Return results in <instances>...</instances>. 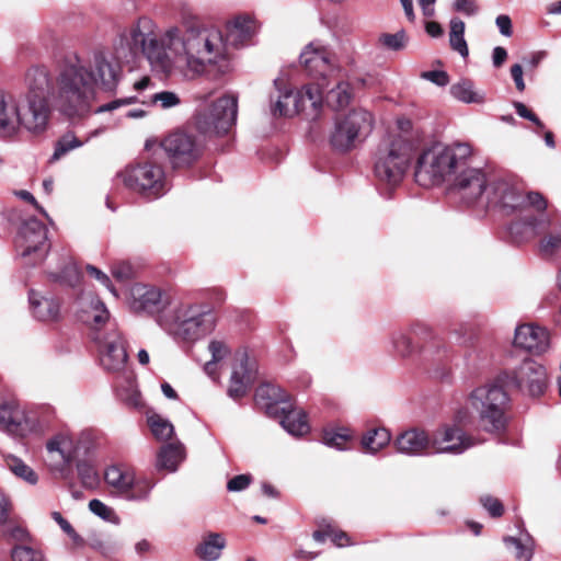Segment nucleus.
Masks as SVG:
<instances>
[{"label": "nucleus", "instance_id": "nucleus-19", "mask_svg": "<svg viewBox=\"0 0 561 561\" xmlns=\"http://www.w3.org/2000/svg\"><path fill=\"white\" fill-rule=\"evenodd\" d=\"M300 64L313 78L327 82L329 78H339L341 69L334 64L332 54L318 42L308 44L300 54ZM322 90L327 83H317Z\"/></svg>", "mask_w": 561, "mask_h": 561}, {"label": "nucleus", "instance_id": "nucleus-48", "mask_svg": "<svg viewBox=\"0 0 561 561\" xmlns=\"http://www.w3.org/2000/svg\"><path fill=\"white\" fill-rule=\"evenodd\" d=\"M539 250L545 257L561 259V230L550 232L543 237Z\"/></svg>", "mask_w": 561, "mask_h": 561}, {"label": "nucleus", "instance_id": "nucleus-62", "mask_svg": "<svg viewBox=\"0 0 561 561\" xmlns=\"http://www.w3.org/2000/svg\"><path fill=\"white\" fill-rule=\"evenodd\" d=\"M87 272L90 274V276L94 277L98 282L105 286L114 296H117L115 289L111 285L110 277L105 273L93 265H87Z\"/></svg>", "mask_w": 561, "mask_h": 561}, {"label": "nucleus", "instance_id": "nucleus-46", "mask_svg": "<svg viewBox=\"0 0 561 561\" xmlns=\"http://www.w3.org/2000/svg\"><path fill=\"white\" fill-rule=\"evenodd\" d=\"M378 43L381 47L392 50H403L409 43V36L404 30H399L397 33H382L378 37Z\"/></svg>", "mask_w": 561, "mask_h": 561}, {"label": "nucleus", "instance_id": "nucleus-12", "mask_svg": "<svg viewBox=\"0 0 561 561\" xmlns=\"http://www.w3.org/2000/svg\"><path fill=\"white\" fill-rule=\"evenodd\" d=\"M373 126L374 117L370 112L363 108L353 110L336 119L330 142L336 150H351L371 133Z\"/></svg>", "mask_w": 561, "mask_h": 561}, {"label": "nucleus", "instance_id": "nucleus-45", "mask_svg": "<svg viewBox=\"0 0 561 561\" xmlns=\"http://www.w3.org/2000/svg\"><path fill=\"white\" fill-rule=\"evenodd\" d=\"M85 141L79 140L72 131L64 134L55 144V150L51 156V161H57L66 156L71 150L83 146Z\"/></svg>", "mask_w": 561, "mask_h": 561}, {"label": "nucleus", "instance_id": "nucleus-11", "mask_svg": "<svg viewBox=\"0 0 561 561\" xmlns=\"http://www.w3.org/2000/svg\"><path fill=\"white\" fill-rule=\"evenodd\" d=\"M322 105V92L318 84L309 83L300 90L293 92L277 88V96L273 101L272 114L274 116L289 117L298 113H305L314 118Z\"/></svg>", "mask_w": 561, "mask_h": 561}, {"label": "nucleus", "instance_id": "nucleus-35", "mask_svg": "<svg viewBox=\"0 0 561 561\" xmlns=\"http://www.w3.org/2000/svg\"><path fill=\"white\" fill-rule=\"evenodd\" d=\"M334 88L328 91L325 96L327 104L333 110H341L347 106L353 98L352 88L348 82L341 80V76Z\"/></svg>", "mask_w": 561, "mask_h": 561}, {"label": "nucleus", "instance_id": "nucleus-14", "mask_svg": "<svg viewBox=\"0 0 561 561\" xmlns=\"http://www.w3.org/2000/svg\"><path fill=\"white\" fill-rule=\"evenodd\" d=\"M0 430L16 438H25L42 431L41 422L32 410L16 399L0 402Z\"/></svg>", "mask_w": 561, "mask_h": 561}, {"label": "nucleus", "instance_id": "nucleus-16", "mask_svg": "<svg viewBox=\"0 0 561 561\" xmlns=\"http://www.w3.org/2000/svg\"><path fill=\"white\" fill-rule=\"evenodd\" d=\"M499 380L531 397H539L547 388L548 374L543 365L531 358H525L517 367L501 375Z\"/></svg>", "mask_w": 561, "mask_h": 561}, {"label": "nucleus", "instance_id": "nucleus-31", "mask_svg": "<svg viewBox=\"0 0 561 561\" xmlns=\"http://www.w3.org/2000/svg\"><path fill=\"white\" fill-rule=\"evenodd\" d=\"M161 304V293L154 287L137 284L130 289V308L136 312H153Z\"/></svg>", "mask_w": 561, "mask_h": 561}, {"label": "nucleus", "instance_id": "nucleus-26", "mask_svg": "<svg viewBox=\"0 0 561 561\" xmlns=\"http://www.w3.org/2000/svg\"><path fill=\"white\" fill-rule=\"evenodd\" d=\"M489 181L482 170L466 167L454 178V185L460 197L468 204L477 202L483 194L486 197Z\"/></svg>", "mask_w": 561, "mask_h": 561}, {"label": "nucleus", "instance_id": "nucleus-8", "mask_svg": "<svg viewBox=\"0 0 561 561\" xmlns=\"http://www.w3.org/2000/svg\"><path fill=\"white\" fill-rule=\"evenodd\" d=\"M499 379L474 389L470 396L472 408L479 413L481 426L488 432H500L506 423L508 396Z\"/></svg>", "mask_w": 561, "mask_h": 561}, {"label": "nucleus", "instance_id": "nucleus-59", "mask_svg": "<svg viewBox=\"0 0 561 561\" xmlns=\"http://www.w3.org/2000/svg\"><path fill=\"white\" fill-rule=\"evenodd\" d=\"M421 78L427 80L438 87H445L449 82V77L446 71L443 70H430L423 71Z\"/></svg>", "mask_w": 561, "mask_h": 561}, {"label": "nucleus", "instance_id": "nucleus-28", "mask_svg": "<svg viewBox=\"0 0 561 561\" xmlns=\"http://www.w3.org/2000/svg\"><path fill=\"white\" fill-rule=\"evenodd\" d=\"M20 133V102L0 91V138H13Z\"/></svg>", "mask_w": 561, "mask_h": 561}, {"label": "nucleus", "instance_id": "nucleus-54", "mask_svg": "<svg viewBox=\"0 0 561 561\" xmlns=\"http://www.w3.org/2000/svg\"><path fill=\"white\" fill-rule=\"evenodd\" d=\"M152 104H159V106L163 110H168L174 106H178L181 103V99L179 95L171 91H162L159 93H154L151 96Z\"/></svg>", "mask_w": 561, "mask_h": 561}, {"label": "nucleus", "instance_id": "nucleus-56", "mask_svg": "<svg viewBox=\"0 0 561 561\" xmlns=\"http://www.w3.org/2000/svg\"><path fill=\"white\" fill-rule=\"evenodd\" d=\"M95 438V433L91 430H83L75 434V444L78 446V454L81 450L84 453L90 451L94 446Z\"/></svg>", "mask_w": 561, "mask_h": 561}, {"label": "nucleus", "instance_id": "nucleus-36", "mask_svg": "<svg viewBox=\"0 0 561 561\" xmlns=\"http://www.w3.org/2000/svg\"><path fill=\"white\" fill-rule=\"evenodd\" d=\"M280 424L284 430L293 436H302L309 432L307 416L301 410H289L284 412Z\"/></svg>", "mask_w": 561, "mask_h": 561}, {"label": "nucleus", "instance_id": "nucleus-32", "mask_svg": "<svg viewBox=\"0 0 561 561\" xmlns=\"http://www.w3.org/2000/svg\"><path fill=\"white\" fill-rule=\"evenodd\" d=\"M256 25L249 15H238L227 24V41L232 46H239L249 41L255 33Z\"/></svg>", "mask_w": 561, "mask_h": 561}, {"label": "nucleus", "instance_id": "nucleus-37", "mask_svg": "<svg viewBox=\"0 0 561 561\" xmlns=\"http://www.w3.org/2000/svg\"><path fill=\"white\" fill-rule=\"evenodd\" d=\"M211 359L204 365L205 373L216 379L218 377L217 365L230 354V347L224 340H211L208 344Z\"/></svg>", "mask_w": 561, "mask_h": 561}, {"label": "nucleus", "instance_id": "nucleus-51", "mask_svg": "<svg viewBox=\"0 0 561 561\" xmlns=\"http://www.w3.org/2000/svg\"><path fill=\"white\" fill-rule=\"evenodd\" d=\"M77 471L84 488L95 489L99 485L100 478L96 469L92 465L85 461L78 462Z\"/></svg>", "mask_w": 561, "mask_h": 561}, {"label": "nucleus", "instance_id": "nucleus-50", "mask_svg": "<svg viewBox=\"0 0 561 561\" xmlns=\"http://www.w3.org/2000/svg\"><path fill=\"white\" fill-rule=\"evenodd\" d=\"M9 469L19 478L23 479L30 484H35L38 480L35 471L23 462L21 459L12 457L8 460Z\"/></svg>", "mask_w": 561, "mask_h": 561}, {"label": "nucleus", "instance_id": "nucleus-39", "mask_svg": "<svg viewBox=\"0 0 561 561\" xmlns=\"http://www.w3.org/2000/svg\"><path fill=\"white\" fill-rule=\"evenodd\" d=\"M451 95L463 103H482L484 94L477 91L472 81L462 79L450 88Z\"/></svg>", "mask_w": 561, "mask_h": 561}, {"label": "nucleus", "instance_id": "nucleus-64", "mask_svg": "<svg viewBox=\"0 0 561 561\" xmlns=\"http://www.w3.org/2000/svg\"><path fill=\"white\" fill-rule=\"evenodd\" d=\"M112 274L118 280L129 279L133 275V268L129 263L118 262L113 264Z\"/></svg>", "mask_w": 561, "mask_h": 561}, {"label": "nucleus", "instance_id": "nucleus-41", "mask_svg": "<svg viewBox=\"0 0 561 561\" xmlns=\"http://www.w3.org/2000/svg\"><path fill=\"white\" fill-rule=\"evenodd\" d=\"M49 276L64 285L75 286L80 279V273L70 256L62 259V266L50 271Z\"/></svg>", "mask_w": 561, "mask_h": 561}, {"label": "nucleus", "instance_id": "nucleus-42", "mask_svg": "<svg viewBox=\"0 0 561 561\" xmlns=\"http://www.w3.org/2000/svg\"><path fill=\"white\" fill-rule=\"evenodd\" d=\"M449 28L450 47L459 53L461 57H468L469 49L465 39V23L460 19L454 18L450 20Z\"/></svg>", "mask_w": 561, "mask_h": 561}, {"label": "nucleus", "instance_id": "nucleus-61", "mask_svg": "<svg viewBox=\"0 0 561 561\" xmlns=\"http://www.w3.org/2000/svg\"><path fill=\"white\" fill-rule=\"evenodd\" d=\"M453 8L455 11L468 16L476 15L479 11L476 0H455Z\"/></svg>", "mask_w": 561, "mask_h": 561}, {"label": "nucleus", "instance_id": "nucleus-27", "mask_svg": "<svg viewBox=\"0 0 561 561\" xmlns=\"http://www.w3.org/2000/svg\"><path fill=\"white\" fill-rule=\"evenodd\" d=\"M514 345L534 355H542L550 347V334L535 323L519 324L515 329Z\"/></svg>", "mask_w": 561, "mask_h": 561}, {"label": "nucleus", "instance_id": "nucleus-52", "mask_svg": "<svg viewBox=\"0 0 561 561\" xmlns=\"http://www.w3.org/2000/svg\"><path fill=\"white\" fill-rule=\"evenodd\" d=\"M280 389L273 385H262L256 389L255 398L257 401L266 400V407L271 408L277 402H285V396L280 393Z\"/></svg>", "mask_w": 561, "mask_h": 561}, {"label": "nucleus", "instance_id": "nucleus-18", "mask_svg": "<svg viewBox=\"0 0 561 561\" xmlns=\"http://www.w3.org/2000/svg\"><path fill=\"white\" fill-rule=\"evenodd\" d=\"M524 206H533L538 215H525L522 219L514 221L510 226V233L516 242H525L531 240L545 232L551 224L549 216L545 213L547 202L543 196L536 192H530L524 195Z\"/></svg>", "mask_w": 561, "mask_h": 561}, {"label": "nucleus", "instance_id": "nucleus-25", "mask_svg": "<svg viewBox=\"0 0 561 561\" xmlns=\"http://www.w3.org/2000/svg\"><path fill=\"white\" fill-rule=\"evenodd\" d=\"M486 203L506 211H514L524 207L525 197L522 190L512 181L494 178L489 181Z\"/></svg>", "mask_w": 561, "mask_h": 561}, {"label": "nucleus", "instance_id": "nucleus-49", "mask_svg": "<svg viewBox=\"0 0 561 561\" xmlns=\"http://www.w3.org/2000/svg\"><path fill=\"white\" fill-rule=\"evenodd\" d=\"M350 439L351 434L346 428L330 430L325 431L323 434V443L327 446L336 448L339 450L347 449Z\"/></svg>", "mask_w": 561, "mask_h": 561}, {"label": "nucleus", "instance_id": "nucleus-13", "mask_svg": "<svg viewBox=\"0 0 561 561\" xmlns=\"http://www.w3.org/2000/svg\"><path fill=\"white\" fill-rule=\"evenodd\" d=\"M238 100L234 95H224L210 106L195 115V126L204 135H224L237 121Z\"/></svg>", "mask_w": 561, "mask_h": 561}, {"label": "nucleus", "instance_id": "nucleus-63", "mask_svg": "<svg viewBox=\"0 0 561 561\" xmlns=\"http://www.w3.org/2000/svg\"><path fill=\"white\" fill-rule=\"evenodd\" d=\"M387 134H401L408 138L416 139L412 134V122L405 117L398 118L396 121V129L389 130Z\"/></svg>", "mask_w": 561, "mask_h": 561}, {"label": "nucleus", "instance_id": "nucleus-47", "mask_svg": "<svg viewBox=\"0 0 561 561\" xmlns=\"http://www.w3.org/2000/svg\"><path fill=\"white\" fill-rule=\"evenodd\" d=\"M12 561H46L43 551L31 543L15 545L11 550Z\"/></svg>", "mask_w": 561, "mask_h": 561}, {"label": "nucleus", "instance_id": "nucleus-43", "mask_svg": "<svg viewBox=\"0 0 561 561\" xmlns=\"http://www.w3.org/2000/svg\"><path fill=\"white\" fill-rule=\"evenodd\" d=\"M2 525L4 526L2 535L8 541H15L19 542V545L32 543L33 538L22 524L8 519L7 523Z\"/></svg>", "mask_w": 561, "mask_h": 561}, {"label": "nucleus", "instance_id": "nucleus-60", "mask_svg": "<svg viewBox=\"0 0 561 561\" xmlns=\"http://www.w3.org/2000/svg\"><path fill=\"white\" fill-rule=\"evenodd\" d=\"M252 482L251 474H239L230 479L227 489L230 492H240L245 490Z\"/></svg>", "mask_w": 561, "mask_h": 561}, {"label": "nucleus", "instance_id": "nucleus-15", "mask_svg": "<svg viewBox=\"0 0 561 561\" xmlns=\"http://www.w3.org/2000/svg\"><path fill=\"white\" fill-rule=\"evenodd\" d=\"M15 248L25 264L42 262L49 249L45 225L33 217L24 220L15 237Z\"/></svg>", "mask_w": 561, "mask_h": 561}, {"label": "nucleus", "instance_id": "nucleus-4", "mask_svg": "<svg viewBox=\"0 0 561 561\" xmlns=\"http://www.w3.org/2000/svg\"><path fill=\"white\" fill-rule=\"evenodd\" d=\"M472 150L468 144L436 145L424 150L417 159L415 180L422 186L438 185L462 170Z\"/></svg>", "mask_w": 561, "mask_h": 561}, {"label": "nucleus", "instance_id": "nucleus-3", "mask_svg": "<svg viewBox=\"0 0 561 561\" xmlns=\"http://www.w3.org/2000/svg\"><path fill=\"white\" fill-rule=\"evenodd\" d=\"M27 91L20 102V130L32 136L45 134L51 118L48 102L49 72L45 67H33L26 73Z\"/></svg>", "mask_w": 561, "mask_h": 561}, {"label": "nucleus", "instance_id": "nucleus-9", "mask_svg": "<svg viewBox=\"0 0 561 561\" xmlns=\"http://www.w3.org/2000/svg\"><path fill=\"white\" fill-rule=\"evenodd\" d=\"M118 179L126 187L149 199H157L170 190L164 168L153 161L128 165Z\"/></svg>", "mask_w": 561, "mask_h": 561}, {"label": "nucleus", "instance_id": "nucleus-17", "mask_svg": "<svg viewBox=\"0 0 561 561\" xmlns=\"http://www.w3.org/2000/svg\"><path fill=\"white\" fill-rule=\"evenodd\" d=\"M161 147L175 169L192 165L203 152V146L195 135L185 129L167 135L161 141Z\"/></svg>", "mask_w": 561, "mask_h": 561}, {"label": "nucleus", "instance_id": "nucleus-44", "mask_svg": "<svg viewBox=\"0 0 561 561\" xmlns=\"http://www.w3.org/2000/svg\"><path fill=\"white\" fill-rule=\"evenodd\" d=\"M148 425L158 440H168L174 433L172 423L159 414L148 416Z\"/></svg>", "mask_w": 561, "mask_h": 561}, {"label": "nucleus", "instance_id": "nucleus-55", "mask_svg": "<svg viewBox=\"0 0 561 561\" xmlns=\"http://www.w3.org/2000/svg\"><path fill=\"white\" fill-rule=\"evenodd\" d=\"M392 345L396 353L402 357L409 356L413 352L410 337L401 332L392 336Z\"/></svg>", "mask_w": 561, "mask_h": 561}, {"label": "nucleus", "instance_id": "nucleus-23", "mask_svg": "<svg viewBox=\"0 0 561 561\" xmlns=\"http://www.w3.org/2000/svg\"><path fill=\"white\" fill-rule=\"evenodd\" d=\"M432 450L436 454L459 455L476 445L474 439L455 424H445L431 434Z\"/></svg>", "mask_w": 561, "mask_h": 561}, {"label": "nucleus", "instance_id": "nucleus-24", "mask_svg": "<svg viewBox=\"0 0 561 561\" xmlns=\"http://www.w3.org/2000/svg\"><path fill=\"white\" fill-rule=\"evenodd\" d=\"M78 319L87 324L93 333H102V329L113 328L108 323L110 313L105 305L92 293H81L76 301Z\"/></svg>", "mask_w": 561, "mask_h": 561}, {"label": "nucleus", "instance_id": "nucleus-38", "mask_svg": "<svg viewBox=\"0 0 561 561\" xmlns=\"http://www.w3.org/2000/svg\"><path fill=\"white\" fill-rule=\"evenodd\" d=\"M183 458L184 451L182 445L169 444L160 449L157 466L161 469L175 471Z\"/></svg>", "mask_w": 561, "mask_h": 561}, {"label": "nucleus", "instance_id": "nucleus-29", "mask_svg": "<svg viewBox=\"0 0 561 561\" xmlns=\"http://www.w3.org/2000/svg\"><path fill=\"white\" fill-rule=\"evenodd\" d=\"M398 453L408 456H420L432 449L431 435L425 431L411 428L401 433L394 440Z\"/></svg>", "mask_w": 561, "mask_h": 561}, {"label": "nucleus", "instance_id": "nucleus-7", "mask_svg": "<svg viewBox=\"0 0 561 561\" xmlns=\"http://www.w3.org/2000/svg\"><path fill=\"white\" fill-rule=\"evenodd\" d=\"M163 325L174 337L194 341L214 329L215 316L207 307L179 304L164 319Z\"/></svg>", "mask_w": 561, "mask_h": 561}, {"label": "nucleus", "instance_id": "nucleus-6", "mask_svg": "<svg viewBox=\"0 0 561 561\" xmlns=\"http://www.w3.org/2000/svg\"><path fill=\"white\" fill-rule=\"evenodd\" d=\"M156 30L151 19L141 16L121 32L119 44L130 56L144 55L151 66L165 70L170 67L169 48L164 34L158 38Z\"/></svg>", "mask_w": 561, "mask_h": 561}, {"label": "nucleus", "instance_id": "nucleus-20", "mask_svg": "<svg viewBox=\"0 0 561 561\" xmlns=\"http://www.w3.org/2000/svg\"><path fill=\"white\" fill-rule=\"evenodd\" d=\"M92 339L99 345L102 367L112 373L122 371L126 366L128 355L121 333L113 327L105 332L93 333Z\"/></svg>", "mask_w": 561, "mask_h": 561}, {"label": "nucleus", "instance_id": "nucleus-22", "mask_svg": "<svg viewBox=\"0 0 561 561\" xmlns=\"http://www.w3.org/2000/svg\"><path fill=\"white\" fill-rule=\"evenodd\" d=\"M257 375V365L254 358H251L245 348H239L233 356L231 365V376L229 380L228 394L232 399L243 397Z\"/></svg>", "mask_w": 561, "mask_h": 561}, {"label": "nucleus", "instance_id": "nucleus-33", "mask_svg": "<svg viewBox=\"0 0 561 561\" xmlns=\"http://www.w3.org/2000/svg\"><path fill=\"white\" fill-rule=\"evenodd\" d=\"M225 547L226 540L222 535L213 533L204 537L202 542L195 548V553L204 561H216L220 558Z\"/></svg>", "mask_w": 561, "mask_h": 561}, {"label": "nucleus", "instance_id": "nucleus-57", "mask_svg": "<svg viewBox=\"0 0 561 561\" xmlns=\"http://www.w3.org/2000/svg\"><path fill=\"white\" fill-rule=\"evenodd\" d=\"M480 503L482 504L484 510H486L488 513L490 514V516H492V517H500V516H502V514L504 512V506L501 503V501L491 495L481 496Z\"/></svg>", "mask_w": 561, "mask_h": 561}, {"label": "nucleus", "instance_id": "nucleus-2", "mask_svg": "<svg viewBox=\"0 0 561 561\" xmlns=\"http://www.w3.org/2000/svg\"><path fill=\"white\" fill-rule=\"evenodd\" d=\"M164 43L170 59L173 57L186 77L199 76L208 65L228 58V44L221 32L214 27L190 26L182 31L172 26L164 32Z\"/></svg>", "mask_w": 561, "mask_h": 561}, {"label": "nucleus", "instance_id": "nucleus-58", "mask_svg": "<svg viewBox=\"0 0 561 561\" xmlns=\"http://www.w3.org/2000/svg\"><path fill=\"white\" fill-rule=\"evenodd\" d=\"M51 517L76 545H82L83 539L76 533L70 523L65 519L59 512H53Z\"/></svg>", "mask_w": 561, "mask_h": 561}, {"label": "nucleus", "instance_id": "nucleus-53", "mask_svg": "<svg viewBox=\"0 0 561 561\" xmlns=\"http://www.w3.org/2000/svg\"><path fill=\"white\" fill-rule=\"evenodd\" d=\"M89 508L94 515L99 516L100 518L106 522H118V517L115 514L114 510L98 499H93L89 502Z\"/></svg>", "mask_w": 561, "mask_h": 561}, {"label": "nucleus", "instance_id": "nucleus-40", "mask_svg": "<svg viewBox=\"0 0 561 561\" xmlns=\"http://www.w3.org/2000/svg\"><path fill=\"white\" fill-rule=\"evenodd\" d=\"M391 439L390 433L386 428H375L368 431L362 438V446L368 454H376L385 448Z\"/></svg>", "mask_w": 561, "mask_h": 561}, {"label": "nucleus", "instance_id": "nucleus-34", "mask_svg": "<svg viewBox=\"0 0 561 561\" xmlns=\"http://www.w3.org/2000/svg\"><path fill=\"white\" fill-rule=\"evenodd\" d=\"M504 543L517 561H530L533 559L535 542L529 535L522 534L518 537H505Z\"/></svg>", "mask_w": 561, "mask_h": 561}, {"label": "nucleus", "instance_id": "nucleus-21", "mask_svg": "<svg viewBox=\"0 0 561 561\" xmlns=\"http://www.w3.org/2000/svg\"><path fill=\"white\" fill-rule=\"evenodd\" d=\"M78 455L75 433L60 431L45 444V462L53 471L64 472Z\"/></svg>", "mask_w": 561, "mask_h": 561}, {"label": "nucleus", "instance_id": "nucleus-10", "mask_svg": "<svg viewBox=\"0 0 561 561\" xmlns=\"http://www.w3.org/2000/svg\"><path fill=\"white\" fill-rule=\"evenodd\" d=\"M104 481L113 492L133 502L150 499L156 482L148 477H137L134 468L124 463L108 466L104 471Z\"/></svg>", "mask_w": 561, "mask_h": 561}, {"label": "nucleus", "instance_id": "nucleus-5", "mask_svg": "<svg viewBox=\"0 0 561 561\" xmlns=\"http://www.w3.org/2000/svg\"><path fill=\"white\" fill-rule=\"evenodd\" d=\"M419 146L417 139L401 134H386L375 153L376 178L390 185L398 184L408 171Z\"/></svg>", "mask_w": 561, "mask_h": 561}, {"label": "nucleus", "instance_id": "nucleus-30", "mask_svg": "<svg viewBox=\"0 0 561 561\" xmlns=\"http://www.w3.org/2000/svg\"><path fill=\"white\" fill-rule=\"evenodd\" d=\"M28 300L35 319L43 322H54L60 319V302L57 298L31 290Z\"/></svg>", "mask_w": 561, "mask_h": 561}, {"label": "nucleus", "instance_id": "nucleus-1", "mask_svg": "<svg viewBox=\"0 0 561 561\" xmlns=\"http://www.w3.org/2000/svg\"><path fill=\"white\" fill-rule=\"evenodd\" d=\"M116 82V66L107 54L96 50L87 60L78 56L67 58L56 75L49 76L48 95L61 114L81 118L93 111L95 84L111 90Z\"/></svg>", "mask_w": 561, "mask_h": 561}]
</instances>
